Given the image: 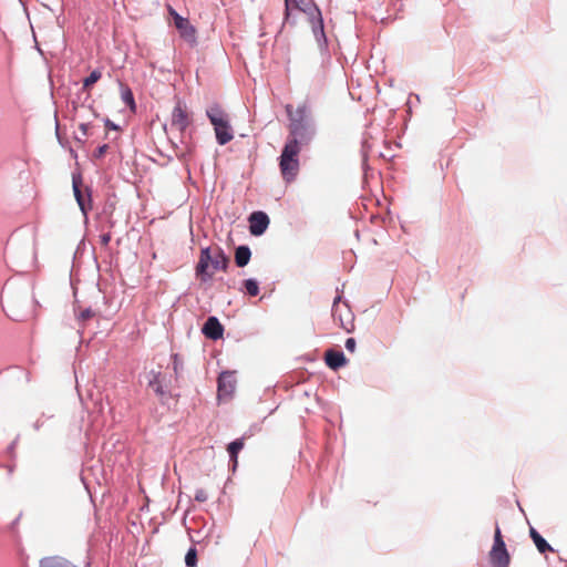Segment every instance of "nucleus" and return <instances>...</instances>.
Wrapping results in <instances>:
<instances>
[{
  "label": "nucleus",
  "instance_id": "nucleus-1",
  "mask_svg": "<svg viewBox=\"0 0 567 567\" xmlns=\"http://www.w3.org/2000/svg\"><path fill=\"white\" fill-rule=\"evenodd\" d=\"M229 258L218 246L206 247L200 250L199 260L195 268L196 276L202 281L210 280L218 270L225 271L228 267Z\"/></svg>",
  "mask_w": 567,
  "mask_h": 567
},
{
  "label": "nucleus",
  "instance_id": "nucleus-2",
  "mask_svg": "<svg viewBox=\"0 0 567 567\" xmlns=\"http://www.w3.org/2000/svg\"><path fill=\"white\" fill-rule=\"evenodd\" d=\"M300 145L295 140H287L279 158V167L282 178L290 183L299 173Z\"/></svg>",
  "mask_w": 567,
  "mask_h": 567
},
{
  "label": "nucleus",
  "instance_id": "nucleus-3",
  "mask_svg": "<svg viewBox=\"0 0 567 567\" xmlns=\"http://www.w3.org/2000/svg\"><path fill=\"white\" fill-rule=\"evenodd\" d=\"M489 560L493 567H509L511 557L498 526L495 528L494 544L489 551Z\"/></svg>",
  "mask_w": 567,
  "mask_h": 567
},
{
  "label": "nucleus",
  "instance_id": "nucleus-4",
  "mask_svg": "<svg viewBox=\"0 0 567 567\" xmlns=\"http://www.w3.org/2000/svg\"><path fill=\"white\" fill-rule=\"evenodd\" d=\"M332 317L336 323L340 326L347 332L354 329L353 315L346 302L341 301V297L338 296L333 300L332 305Z\"/></svg>",
  "mask_w": 567,
  "mask_h": 567
},
{
  "label": "nucleus",
  "instance_id": "nucleus-5",
  "mask_svg": "<svg viewBox=\"0 0 567 567\" xmlns=\"http://www.w3.org/2000/svg\"><path fill=\"white\" fill-rule=\"evenodd\" d=\"M168 13L173 18L174 25L178 30L181 38L190 47H195L197 43L196 29L188 19L181 17L172 7H168Z\"/></svg>",
  "mask_w": 567,
  "mask_h": 567
},
{
  "label": "nucleus",
  "instance_id": "nucleus-6",
  "mask_svg": "<svg viewBox=\"0 0 567 567\" xmlns=\"http://www.w3.org/2000/svg\"><path fill=\"white\" fill-rule=\"evenodd\" d=\"M289 137L288 140H295L298 145L308 143L311 138V132L308 123L300 118H289Z\"/></svg>",
  "mask_w": 567,
  "mask_h": 567
},
{
  "label": "nucleus",
  "instance_id": "nucleus-7",
  "mask_svg": "<svg viewBox=\"0 0 567 567\" xmlns=\"http://www.w3.org/2000/svg\"><path fill=\"white\" fill-rule=\"evenodd\" d=\"M192 120L187 107L182 102H177L172 112L171 128L183 134L189 126Z\"/></svg>",
  "mask_w": 567,
  "mask_h": 567
},
{
  "label": "nucleus",
  "instance_id": "nucleus-8",
  "mask_svg": "<svg viewBox=\"0 0 567 567\" xmlns=\"http://www.w3.org/2000/svg\"><path fill=\"white\" fill-rule=\"evenodd\" d=\"M236 389L235 372H221L218 378V398H229Z\"/></svg>",
  "mask_w": 567,
  "mask_h": 567
},
{
  "label": "nucleus",
  "instance_id": "nucleus-9",
  "mask_svg": "<svg viewBox=\"0 0 567 567\" xmlns=\"http://www.w3.org/2000/svg\"><path fill=\"white\" fill-rule=\"evenodd\" d=\"M269 225V217L264 212H254L249 216V231L254 236L262 235Z\"/></svg>",
  "mask_w": 567,
  "mask_h": 567
},
{
  "label": "nucleus",
  "instance_id": "nucleus-10",
  "mask_svg": "<svg viewBox=\"0 0 567 567\" xmlns=\"http://www.w3.org/2000/svg\"><path fill=\"white\" fill-rule=\"evenodd\" d=\"M202 331L206 338L212 340H218L223 337L224 327L216 317H209L206 320Z\"/></svg>",
  "mask_w": 567,
  "mask_h": 567
},
{
  "label": "nucleus",
  "instance_id": "nucleus-11",
  "mask_svg": "<svg viewBox=\"0 0 567 567\" xmlns=\"http://www.w3.org/2000/svg\"><path fill=\"white\" fill-rule=\"evenodd\" d=\"M324 361L326 364L332 370H338L339 368L343 367L347 363V359L343 352L336 351L332 349L326 351Z\"/></svg>",
  "mask_w": 567,
  "mask_h": 567
},
{
  "label": "nucleus",
  "instance_id": "nucleus-12",
  "mask_svg": "<svg viewBox=\"0 0 567 567\" xmlns=\"http://www.w3.org/2000/svg\"><path fill=\"white\" fill-rule=\"evenodd\" d=\"M39 567H78L71 560L62 556H48L39 561Z\"/></svg>",
  "mask_w": 567,
  "mask_h": 567
},
{
  "label": "nucleus",
  "instance_id": "nucleus-13",
  "mask_svg": "<svg viewBox=\"0 0 567 567\" xmlns=\"http://www.w3.org/2000/svg\"><path fill=\"white\" fill-rule=\"evenodd\" d=\"M80 186H81V181L73 178V192H74L75 199H76L81 210L83 212V214L86 215V210L89 208H91V206H90L91 197H90V195H87L85 197L83 195Z\"/></svg>",
  "mask_w": 567,
  "mask_h": 567
},
{
  "label": "nucleus",
  "instance_id": "nucleus-14",
  "mask_svg": "<svg viewBox=\"0 0 567 567\" xmlns=\"http://www.w3.org/2000/svg\"><path fill=\"white\" fill-rule=\"evenodd\" d=\"M285 16L286 20L289 18L291 8L298 9L302 12L310 13L312 9L311 0H285Z\"/></svg>",
  "mask_w": 567,
  "mask_h": 567
},
{
  "label": "nucleus",
  "instance_id": "nucleus-15",
  "mask_svg": "<svg viewBox=\"0 0 567 567\" xmlns=\"http://www.w3.org/2000/svg\"><path fill=\"white\" fill-rule=\"evenodd\" d=\"M221 125L223 126H215L214 130H215L217 142L220 145H225L234 138V135H233V132H231L228 121L223 123Z\"/></svg>",
  "mask_w": 567,
  "mask_h": 567
},
{
  "label": "nucleus",
  "instance_id": "nucleus-16",
  "mask_svg": "<svg viewBox=\"0 0 567 567\" xmlns=\"http://www.w3.org/2000/svg\"><path fill=\"white\" fill-rule=\"evenodd\" d=\"M207 116L210 120V123L215 126H223L221 124L227 122V115L225 112L218 106L214 105L207 110Z\"/></svg>",
  "mask_w": 567,
  "mask_h": 567
},
{
  "label": "nucleus",
  "instance_id": "nucleus-17",
  "mask_svg": "<svg viewBox=\"0 0 567 567\" xmlns=\"http://www.w3.org/2000/svg\"><path fill=\"white\" fill-rule=\"evenodd\" d=\"M529 535L539 553L545 554L547 551L554 550L551 546L542 537V535L533 527L529 530Z\"/></svg>",
  "mask_w": 567,
  "mask_h": 567
},
{
  "label": "nucleus",
  "instance_id": "nucleus-18",
  "mask_svg": "<svg viewBox=\"0 0 567 567\" xmlns=\"http://www.w3.org/2000/svg\"><path fill=\"white\" fill-rule=\"evenodd\" d=\"M251 257V251L247 246H239L235 251V262L238 267H245Z\"/></svg>",
  "mask_w": 567,
  "mask_h": 567
},
{
  "label": "nucleus",
  "instance_id": "nucleus-19",
  "mask_svg": "<svg viewBox=\"0 0 567 567\" xmlns=\"http://www.w3.org/2000/svg\"><path fill=\"white\" fill-rule=\"evenodd\" d=\"M243 447H244V439H237L234 442L229 443L227 446V451L229 453L230 461L233 463L234 468L238 464V453L243 450Z\"/></svg>",
  "mask_w": 567,
  "mask_h": 567
},
{
  "label": "nucleus",
  "instance_id": "nucleus-20",
  "mask_svg": "<svg viewBox=\"0 0 567 567\" xmlns=\"http://www.w3.org/2000/svg\"><path fill=\"white\" fill-rule=\"evenodd\" d=\"M286 112L288 114L289 118H300L306 121L307 113H308V106L306 103L299 105L297 110L293 112L291 105L286 106Z\"/></svg>",
  "mask_w": 567,
  "mask_h": 567
},
{
  "label": "nucleus",
  "instance_id": "nucleus-21",
  "mask_svg": "<svg viewBox=\"0 0 567 567\" xmlns=\"http://www.w3.org/2000/svg\"><path fill=\"white\" fill-rule=\"evenodd\" d=\"M122 100L127 106H130L131 110L135 109V101L132 90L126 85H122Z\"/></svg>",
  "mask_w": 567,
  "mask_h": 567
},
{
  "label": "nucleus",
  "instance_id": "nucleus-22",
  "mask_svg": "<svg viewBox=\"0 0 567 567\" xmlns=\"http://www.w3.org/2000/svg\"><path fill=\"white\" fill-rule=\"evenodd\" d=\"M102 76L100 70H94L91 74L84 79L83 81V90H90L93 84H95Z\"/></svg>",
  "mask_w": 567,
  "mask_h": 567
},
{
  "label": "nucleus",
  "instance_id": "nucleus-23",
  "mask_svg": "<svg viewBox=\"0 0 567 567\" xmlns=\"http://www.w3.org/2000/svg\"><path fill=\"white\" fill-rule=\"evenodd\" d=\"M148 386L159 396L164 395V390L159 380V373H154L148 381Z\"/></svg>",
  "mask_w": 567,
  "mask_h": 567
},
{
  "label": "nucleus",
  "instance_id": "nucleus-24",
  "mask_svg": "<svg viewBox=\"0 0 567 567\" xmlns=\"http://www.w3.org/2000/svg\"><path fill=\"white\" fill-rule=\"evenodd\" d=\"M245 289L249 296H257L259 293L258 282L254 279H247L244 281Z\"/></svg>",
  "mask_w": 567,
  "mask_h": 567
},
{
  "label": "nucleus",
  "instance_id": "nucleus-25",
  "mask_svg": "<svg viewBox=\"0 0 567 567\" xmlns=\"http://www.w3.org/2000/svg\"><path fill=\"white\" fill-rule=\"evenodd\" d=\"M185 564L188 566V567H195L196 564H197V550L196 548L192 547L186 556H185Z\"/></svg>",
  "mask_w": 567,
  "mask_h": 567
},
{
  "label": "nucleus",
  "instance_id": "nucleus-26",
  "mask_svg": "<svg viewBox=\"0 0 567 567\" xmlns=\"http://www.w3.org/2000/svg\"><path fill=\"white\" fill-rule=\"evenodd\" d=\"M94 316H95V312L92 309L87 308V309L82 310L79 313V319L81 321H86V320L93 318Z\"/></svg>",
  "mask_w": 567,
  "mask_h": 567
},
{
  "label": "nucleus",
  "instance_id": "nucleus-27",
  "mask_svg": "<svg viewBox=\"0 0 567 567\" xmlns=\"http://www.w3.org/2000/svg\"><path fill=\"white\" fill-rule=\"evenodd\" d=\"M172 360H173L174 372L177 374L179 369H182V367H183V361L178 354H173Z\"/></svg>",
  "mask_w": 567,
  "mask_h": 567
},
{
  "label": "nucleus",
  "instance_id": "nucleus-28",
  "mask_svg": "<svg viewBox=\"0 0 567 567\" xmlns=\"http://www.w3.org/2000/svg\"><path fill=\"white\" fill-rule=\"evenodd\" d=\"M207 498H208V494H207V492H206L205 489L199 488V489H197V491L195 492V499H196L197 502L203 503V502H206V501H207Z\"/></svg>",
  "mask_w": 567,
  "mask_h": 567
},
{
  "label": "nucleus",
  "instance_id": "nucleus-29",
  "mask_svg": "<svg viewBox=\"0 0 567 567\" xmlns=\"http://www.w3.org/2000/svg\"><path fill=\"white\" fill-rule=\"evenodd\" d=\"M346 348L348 351L353 352L355 350V340L353 338H348L346 341Z\"/></svg>",
  "mask_w": 567,
  "mask_h": 567
},
{
  "label": "nucleus",
  "instance_id": "nucleus-30",
  "mask_svg": "<svg viewBox=\"0 0 567 567\" xmlns=\"http://www.w3.org/2000/svg\"><path fill=\"white\" fill-rule=\"evenodd\" d=\"M107 148H109V146L106 144L100 146L94 154L95 157H97V158L102 157L106 153Z\"/></svg>",
  "mask_w": 567,
  "mask_h": 567
},
{
  "label": "nucleus",
  "instance_id": "nucleus-31",
  "mask_svg": "<svg viewBox=\"0 0 567 567\" xmlns=\"http://www.w3.org/2000/svg\"><path fill=\"white\" fill-rule=\"evenodd\" d=\"M79 130L81 131L82 135L85 137L87 136V131H89V124L87 123H81L79 125Z\"/></svg>",
  "mask_w": 567,
  "mask_h": 567
},
{
  "label": "nucleus",
  "instance_id": "nucleus-32",
  "mask_svg": "<svg viewBox=\"0 0 567 567\" xmlns=\"http://www.w3.org/2000/svg\"><path fill=\"white\" fill-rule=\"evenodd\" d=\"M111 240L110 234H104L101 236V243L103 246H107Z\"/></svg>",
  "mask_w": 567,
  "mask_h": 567
},
{
  "label": "nucleus",
  "instance_id": "nucleus-33",
  "mask_svg": "<svg viewBox=\"0 0 567 567\" xmlns=\"http://www.w3.org/2000/svg\"><path fill=\"white\" fill-rule=\"evenodd\" d=\"M83 567H92L90 561H86Z\"/></svg>",
  "mask_w": 567,
  "mask_h": 567
},
{
  "label": "nucleus",
  "instance_id": "nucleus-34",
  "mask_svg": "<svg viewBox=\"0 0 567 567\" xmlns=\"http://www.w3.org/2000/svg\"><path fill=\"white\" fill-rule=\"evenodd\" d=\"M315 10L317 11V14L320 17V11L318 10V8H315Z\"/></svg>",
  "mask_w": 567,
  "mask_h": 567
}]
</instances>
